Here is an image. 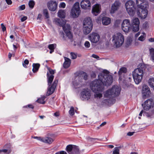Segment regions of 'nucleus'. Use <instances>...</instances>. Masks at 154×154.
Wrapping results in <instances>:
<instances>
[{
    "mask_svg": "<svg viewBox=\"0 0 154 154\" xmlns=\"http://www.w3.org/2000/svg\"><path fill=\"white\" fill-rule=\"evenodd\" d=\"M25 8V6L24 5H23L19 7V9L20 10H23Z\"/></svg>",
    "mask_w": 154,
    "mask_h": 154,
    "instance_id": "51",
    "label": "nucleus"
},
{
    "mask_svg": "<svg viewBox=\"0 0 154 154\" xmlns=\"http://www.w3.org/2000/svg\"><path fill=\"white\" fill-rule=\"evenodd\" d=\"M131 25L130 21L128 19L123 20L122 24V28L124 32H128L131 28Z\"/></svg>",
    "mask_w": 154,
    "mask_h": 154,
    "instance_id": "11",
    "label": "nucleus"
},
{
    "mask_svg": "<svg viewBox=\"0 0 154 154\" xmlns=\"http://www.w3.org/2000/svg\"><path fill=\"white\" fill-rule=\"evenodd\" d=\"M80 5L82 8L84 9H89L91 7V3L89 0H82Z\"/></svg>",
    "mask_w": 154,
    "mask_h": 154,
    "instance_id": "18",
    "label": "nucleus"
},
{
    "mask_svg": "<svg viewBox=\"0 0 154 154\" xmlns=\"http://www.w3.org/2000/svg\"><path fill=\"white\" fill-rule=\"evenodd\" d=\"M58 82V80L55 79L53 84L51 85L50 87H49L46 94L47 96H49L54 92L55 89L57 86Z\"/></svg>",
    "mask_w": 154,
    "mask_h": 154,
    "instance_id": "17",
    "label": "nucleus"
},
{
    "mask_svg": "<svg viewBox=\"0 0 154 154\" xmlns=\"http://www.w3.org/2000/svg\"><path fill=\"white\" fill-rule=\"evenodd\" d=\"M41 141L44 143L50 144L53 142L54 140L51 137H45L42 138Z\"/></svg>",
    "mask_w": 154,
    "mask_h": 154,
    "instance_id": "24",
    "label": "nucleus"
},
{
    "mask_svg": "<svg viewBox=\"0 0 154 154\" xmlns=\"http://www.w3.org/2000/svg\"><path fill=\"white\" fill-rule=\"evenodd\" d=\"M122 148L121 146L115 147L113 152L112 154H119V149Z\"/></svg>",
    "mask_w": 154,
    "mask_h": 154,
    "instance_id": "35",
    "label": "nucleus"
},
{
    "mask_svg": "<svg viewBox=\"0 0 154 154\" xmlns=\"http://www.w3.org/2000/svg\"><path fill=\"white\" fill-rule=\"evenodd\" d=\"M94 96L96 97L100 98L102 97V94L101 93H97L95 94Z\"/></svg>",
    "mask_w": 154,
    "mask_h": 154,
    "instance_id": "50",
    "label": "nucleus"
},
{
    "mask_svg": "<svg viewBox=\"0 0 154 154\" xmlns=\"http://www.w3.org/2000/svg\"><path fill=\"white\" fill-rule=\"evenodd\" d=\"M27 17L26 16H24L21 18V20L22 22H23L27 19Z\"/></svg>",
    "mask_w": 154,
    "mask_h": 154,
    "instance_id": "55",
    "label": "nucleus"
},
{
    "mask_svg": "<svg viewBox=\"0 0 154 154\" xmlns=\"http://www.w3.org/2000/svg\"><path fill=\"white\" fill-rule=\"evenodd\" d=\"M100 7L98 4L94 5L93 7L92 12L95 16L97 15L100 12Z\"/></svg>",
    "mask_w": 154,
    "mask_h": 154,
    "instance_id": "20",
    "label": "nucleus"
},
{
    "mask_svg": "<svg viewBox=\"0 0 154 154\" xmlns=\"http://www.w3.org/2000/svg\"><path fill=\"white\" fill-rule=\"evenodd\" d=\"M96 76V75L95 73L94 72H93V73L91 75V77H93L94 78H95Z\"/></svg>",
    "mask_w": 154,
    "mask_h": 154,
    "instance_id": "62",
    "label": "nucleus"
},
{
    "mask_svg": "<svg viewBox=\"0 0 154 154\" xmlns=\"http://www.w3.org/2000/svg\"><path fill=\"white\" fill-rule=\"evenodd\" d=\"M142 92L143 98H145L149 97L151 94L149 88L147 85L145 84L143 85V86Z\"/></svg>",
    "mask_w": 154,
    "mask_h": 154,
    "instance_id": "15",
    "label": "nucleus"
},
{
    "mask_svg": "<svg viewBox=\"0 0 154 154\" xmlns=\"http://www.w3.org/2000/svg\"><path fill=\"white\" fill-rule=\"evenodd\" d=\"M106 123V122H103L100 125V127H102L104 125H105Z\"/></svg>",
    "mask_w": 154,
    "mask_h": 154,
    "instance_id": "61",
    "label": "nucleus"
},
{
    "mask_svg": "<svg viewBox=\"0 0 154 154\" xmlns=\"http://www.w3.org/2000/svg\"><path fill=\"white\" fill-rule=\"evenodd\" d=\"M149 52L151 56V59L154 62V49L153 48L150 49Z\"/></svg>",
    "mask_w": 154,
    "mask_h": 154,
    "instance_id": "32",
    "label": "nucleus"
},
{
    "mask_svg": "<svg viewBox=\"0 0 154 154\" xmlns=\"http://www.w3.org/2000/svg\"><path fill=\"white\" fill-rule=\"evenodd\" d=\"M65 61L63 64V66L64 68L67 69L69 68L71 64V60L68 58L64 57Z\"/></svg>",
    "mask_w": 154,
    "mask_h": 154,
    "instance_id": "22",
    "label": "nucleus"
},
{
    "mask_svg": "<svg viewBox=\"0 0 154 154\" xmlns=\"http://www.w3.org/2000/svg\"><path fill=\"white\" fill-rule=\"evenodd\" d=\"M58 16L60 18H64L65 17V13L64 10H59L58 12Z\"/></svg>",
    "mask_w": 154,
    "mask_h": 154,
    "instance_id": "30",
    "label": "nucleus"
},
{
    "mask_svg": "<svg viewBox=\"0 0 154 154\" xmlns=\"http://www.w3.org/2000/svg\"><path fill=\"white\" fill-rule=\"evenodd\" d=\"M69 113L71 116H73L74 114V108L73 106L71 107L69 111Z\"/></svg>",
    "mask_w": 154,
    "mask_h": 154,
    "instance_id": "43",
    "label": "nucleus"
},
{
    "mask_svg": "<svg viewBox=\"0 0 154 154\" xmlns=\"http://www.w3.org/2000/svg\"><path fill=\"white\" fill-rule=\"evenodd\" d=\"M74 145L69 144L67 146L66 148V151L69 154H70L74 146Z\"/></svg>",
    "mask_w": 154,
    "mask_h": 154,
    "instance_id": "31",
    "label": "nucleus"
},
{
    "mask_svg": "<svg viewBox=\"0 0 154 154\" xmlns=\"http://www.w3.org/2000/svg\"><path fill=\"white\" fill-rule=\"evenodd\" d=\"M75 74L77 75V76L79 77L82 76L85 80H87L88 79V75L85 72L82 71L76 72Z\"/></svg>",
    "mask_w": 154,
    "mask_h": 154,
    "instance_id": "21",
    "label": "nucleus"
},
{
    "mask_svg": "<svg viewBox=\"0 0 154 154\" xmlns=\"http://www.w3.org/2000/svg\"><path fill=\"white\" fill-rule=\"evenodd\" d=\"M148 41L150 42H154V38H149L148 39Z\"/></svg>",
    "mask_w": 154,
    "mask_h": 154,
    "instance_id": "59",
    "label": "nucleus"
},
{
    "mask_svg": "<svg viewBox=\"0 0 154 154\" xmlns=\"http://www.w3.org/2000/svg\"><path fill=\"white\" fill-rule=\"evenodd\" d=\"M2 28V31L4 32L6 30V27L4 25L3 23H2L1 24Z\"/></svg>",
    "mask_w": 154,
    "mask_h": 154,
    "instance_id": "53",
    "label": "nucleus"
},
{
    "mask_svg": "<svg viewBox=\"0 0 154 154\" xmlns=\"http://www.w3.org/2000/svg\"><path fill=\"white\" fill-rule=\"evenodd\" d=\"M54 75H50V74H49L48 73H47V78L48 83V85H49V86H50L51 85L54 79Z\"/></svg>",
    "mask_w": 154,
    "mask_h": 154,
    "instance_id": "23",
    "label": "nucleus"
},
{
    "mask_svg": "<svg viewBox=\"0 0 154 154\" xmlns=\"http://www.w3.org/2000/svg\"><path fill=\"white\" fill-rule=\"evenodd\" d=\"M59 7L63 8H64L66 7V4L64 2H61L59 5Z\"/></svg>",
    "mask_w": 154,
    "mask_h": 154,
    "instance_id": "49",
    "label": "nucleus"
},
{
    "mask_svg": "<svg viewBox=\"0 0 154 154\" xmlns=\"http://www.w3.org/2000/svg\"><path fill=\"white\" fill-rule=\"evenodd\" d=\"M140 21L137 18H135L132 20L131 23L132 28L133 31L136 32L139 29Z\"/></svg>",
    "mask_w": 154,
    "mask_h": 154,
    "instance_id": "12",
    "label": "nucleus"
},
{
    "mask_svg": "<svg viewBox=\"0 0 154 154\" xmlns=\"http://www.w3.org/2000/svg\"><path fill=\"white\" fill-rule=\"evenodd\" d=\"M134 132H129L127 133V135L129 136H131L133 135Z\"/></svg>",
    "mask_w": 154,
    "mask_h": 154,
    "instance_id": "57",
    "label": "nucleus"
},
{
    "mask_svg": "<svg viewBox=\"0 0 154 154\" xmlns=\"http://www.w3.org/2000/svg\"><path fill=\"white\" fill-rule=\"evenodd\" d=\"M84 45L86 48H89L90 47V44L88 41H86L85 42Z\"/></svg>",
    "mask_w": 154,
    "mask_h": 154,
    "instance_id": "47",
    "label": "nucleus"
},
{
    "mask_svg": "<svg viewBox=\"0 0 154 154\" xmlns=\"http://www.w3.org/2000/svg\"><path fill=\"white\" fill-rule=\"evenodd\" d=\"M48 47L50 50H54V45L53 44L49 45Z\"/></svg>",
    "mask_w": 154,
    "mask_h": 154,
    "instance_id": "48",
    "label": "nucleus"
},
{
    "mask_svg": "<svg viewBox=\"0 0 154 154\" xmlns=\"http://www.w3.org/2000/svg\"><path fill=\"white\" fill-rule=\"evenodd\" d=\"M60 154H67V153L65 151H62L60 152Z\"/></svg>",
    "mask_w": 154,
    "mask_h": 154,
    "instance_id": "63",
    "label": "nucleus"
},
{
    "mask_svg": "<svg viewBox=\"0 0 154 154\" xmlns=\"http://www.w3.org/2000/svg\"><path fill=\"white\" fill-rule=\"evenodd\" d=\"M60 114L59 112H56L54 113V116L56 117H58L59 116Z\"/></svg>",
    "mask_w": 154,
    "mask_h": 154,
    "instance_id": "56",
    "label": "nucleus"
},
{
    "mask_svg": "<svg viewBox=\"0 0 154 154\" xmlns=\"http://www.w3.org/2000/svg\"><path fill=\"white\" fill-rule=\"evenodd\" d=\"M143 73L140 72L138 69H135L133 72L132 75L133 79L135 83L139 84L141 81Z\"/></svg>",
    "mask_w": 154,
    "mask_h": 154,
    "instance_id": "9",
    "label": "nucleus"
},
{
    "mask_svg": "<svg viewBox=\"0 0 154 154\" xmlns=\"http://www.w3.org/2000/svg\"><path fill=\"white\" fill-rule=\"evenodd\" d=\"M92 57L96 59H99V57L98 56L95 54H93L92 55Z\"/></svg>",
    "mask_w": 154,
    "mask_h": 154,
    "instance_id": "54",
    "label": "nucleus"
},
{
    "mask_svg": "<svg viewBox=\"0 0 154 154\" xmlns=\"http://www.w3.org/2000/svg\"><path fill=\"white\" fill-rule=\"evenodd\" d=\"M23 107L25 108H29L33 109L34 108V106L32 104H28L27 105L24 106Z\"/></svg>",
    "mask_w": 154,
    "mask_h": 154,
    "instance_id": "44",
    "label": "nucleus"
},
{
    "mask_svg": "<svg viewBox=\"0 0 154 154\" xmlns=\"http://www.w3.org/2000/svg\"><path fill=\"white\" fill-rule=\"evenodd\" d=\"M29 63V61L27 59H25L23 63L22 64L23 66L25 68H27L26 65H28Z\"/></svg>",
    "mask_w": 154,
    "mask_h": 154,
    "instance_id": "41",
    "label": "nucleus"
},
{
    "mask_svg": "<svg viewBox=\"0 0 154 154\" xmlns=\"http://www.w3.org/2000/svg\"><path fill=\"white\" fill-rule=\"evenodd\" d=\"M55 21L57 25L62 27L64 32L68 38H72L73 36L70 31L71 28L70 25L69 24H66L65 21L62 19L56 18L55 19Z\"/></svg>",
    "mask_w": 154,
    "mask_h": 154,
    "instance_id": "3",
    "label": "nucleus"
},
{
    "mask_svg": "<svg viewBox=\"0 0 154 154\" xmlns=\"http://www.w3.org/2000/svg\"><path fill=\"white\" fill-rule=\"evenodd\" d=\"M42 15L41 14H38L37 17V19H40L42 17Z\"/></svg>",
    "mask_w": 154,
    "mask_h": 154,
    "instance_id": "60",
    "label": "nucleus"
},
{
    "mask_svg": "<svg viewBox=\"0 0 154 154\" xmlns=\"http://www.w3.org/2000/svg\"><path fill=\"white\" fill-rule=\"evenodd\" d=\"M14 51H13V52H12L11 54L10 53V58L12 56H14L15 55V52L16 51V49L17 48V47L16 45L14 44L13 45Z\"/></svg>",
    "mask_w": 154,
    "mask_h": 154,
    "instance_id": "38",
    "label": "nucleus"
},
{
    "mask_svg": "<svg viewBox=\"0 0 154 154\" xmlns=\"http://www.w3.org/2000/svg\"><path fill=\"white\" fill-rule=\"evenodd\" d=\"M135 3L132 0H129L125 3V6L127 12L130 15L133 16L135 13Z\"/></svg>",
    "mask_w": 154,
    "mask_h": 154,
    "instance_id": "8",
    "label": "nucleus"
},
{
    "mask_svg": "<svg viewBox=\"0 0 154 154\" xmlns=\"http://www.w3.org/2000/svg\"><path fill=\"white\" fill-rule=\"evenodd\" d=\"M80 13L79 3L76 2L74 4L71 10L70 15L73 18H77L79 16Z\"/></svg>",
    "mask_w": 154,
    "mask_h": 154,
    "instance_id": "7",
    "label": "nucleus"
},
{
    "mask_svg": "<svg viewBox=\"0 0 154 154\" xmlns=\"http://www.w3.org/2000/svg\"><path fill=\"white\" fill-rule=\"evenodd\" d=\"M81 98L83 100H88L90 98L91 96V91L87 89H84L81 92Z\"/></svg>",
    "mask_w": 154,
    "mask_h": 154,
    "instance_id": "16",
    "label": "nucleus"
},
{
    "mask_svg": "<svg viewBox=\"0 0 154 154\" xmlns=\"http://www.w3.org/2000/svg\"><path fill=\"white\" fill-rule=\"evenodd\" d=\"M109 72L107 70L104 69L98 75V79H95L91 83V88L94 92L97 91L102 92L104 89V85L109 86L113 82L112 75L109 74Z\"/></svg>",
    "mask_w": 154,
    "mask_h": 154,
    "instance_id": "1",
    "label": "nucleus"
},
{
    "mask_svg": "<svg viewBox=\"0 0 154 154\" xmlns=\"http://www.w3.org/2000/svg\"><path fill=\"white\" fill-rule=\"evenodd\" d=\"M121 89L118 86H113L105 92L104 96L105 97H114L118 96L120 94Z\"/></svg>",
    "mask_w": 154,
    "mask_h": 154,
    "instance_id": "4",
    "label": "nucleus"
},
{
    "mask_svg": "<svg viewBox=\"0 0 154 154\" xmlns=\"http://www.w3.org/2000/svg\"><path fill=\"white\" fill-rule=\"evenodd\" d=\"M45 98V97H43L40 98L38 99L36 101L40 103L44 104L45 103V101L44 100Z\"/></svg>",
    "mask_w": 154,
    "mask_h": 154,
    "instance_id": "36",
    "label": "nucleus"
},
{
    "mask_svg": "<svg viewBox=\"0 0 154 154\" xmlns=\"http://www.w3.org/2000/svg\"><path fill=\"white\" fill-rule=\"evenodd\" d=\"M28 5L29 7L32 9L33 8L35 5V2L33 0H30L29 2Z\"/></svg>",
    "mask_w": 154,
    "mask_h": 154,
    "instance_id": "37",
    "label": "nucleus"
},
{
    "mask_svg": "<svg viewBox=\"0 0 154 154\" xmlns=\"http://www.w3.org/2000/svg\"><path fill=\"white\" fill-rule=\"evenodd\" d=\"M93 23L90 17L85 18L83 21V32L85 35L88 34L91 32L93 27Z\"/></svg>",
    "mask_w": 154,
    "mask_h": 154,
    "instance_id": "5",
    "label": "nucleus"
},
{
    "mask_svg": "<svg viewBox=\"0 0 154 154\" xmlns=\"http://www.w3.org/2000/svg\"><path fill=\"white\" fill-rule=\"evenodd\" d=\"M127 69L126 67H122L119 69L118 72V74L119 76V79H120L121 77V75L122 74H125L127 72Z\"/></svg>",
    "mask_w": 154,
    "mask_h": 154,
    "instance_id": "26",
    "label": "nucleus"
},
{
    "mask_svg": "<svg viewBox=\"0 0 154 154\" xmlns=\"http://www.w3.org/2000/svg\"><path fill=\"white\" fill-rule=\"evenodd\" d=\"M142 105L144 110L148 111L151 108L154 107V101L152 99H148Z\"/></svg>",
    "mask_w": 154,
    "mask_h": 154,
    "instance_id": "10",
    "label": "nucleus"
},
{
    "mask_svg": "<svg viewBox=\"0 0 154 154\" xmlns=\"http://www.w3.org/2000/svg\"><path fill=\"white\" fill-rule=\"evenodd\" d=\"M113 41L114 45L116 47L121 46L124 43V37L123 35L120 33H117L112 36Z\"/></svg>",
    "mask_w": 154,
    "mask_h": 154,
    "instance_id": "6",
    "label": "nucleus"
},
{
    "mask_svg": "<svg viewBox=\"0 0 154 154\" xmlns=\"http://www.w3.org/2000/svg\"><path fill=\"white\" fill-rule=\"evenodd\" d=\"M146 67L145 65L144 64H140L138 66V67L136 69L140 71V72H142L143 73L145 71Z\"/></svg>",
    "mask_w": 154,
    "mask_h": 154,
    "instance_id": "29",
    "label": "nucleus"
},
{
    "mask_svg": "<svg viewBox=\"0 0 154 154\" xmlns=\"http://www.w3.org/2000/svg\"><path fill=\"white\" fill-rule=\"evenodd\" d=\"M48 71L47 72V73H48V74L50 75H53L54 73V70L50 68H48Z\"/></svg>",
    "mask_w": 154,
    "mask_h": 154,
    "instance_id": "45",
    "label": "nucleus"
},
{
    "mask_svg": "<svg viewBox=\"0 0 154 154\" xmlns=\"http://www.w3.org/2000/svg\"><path fill=\"white\" fill-rule=\"evenodd\" d=\"M89 38L91 42L96 43L99 41L100 37L97 33L93 32L89 36Z\"/></svg>",
    "mask_w": 154,
    "mask_h": 154,
    "instance_id": "13",
    "label": "nucleus"
},
{
    "mask_svg": "<svg viewBox=\"0 0 154 154\" xmlns=\"http://www.w3.org/2000/svg\"><path fill=\"white\" fill-rule=\"evenodd\" d=\"M80 151L78 146L74 145L70 154H80Z\"/></svg>",
    "mask_w": 154,
    "mask_h": 154,
    "instance_id": "28",
    "label": "nucleus"
},
{
    "mask_svg": "<svg viewBox=\"0 0 154 154\" xmlns=\"http://www.w3.org/2000/svg\"><path fill=\"white\" fill-rule=\"evenodd\" d=\"M43 14L45 16V18L48 19L49 18V15L48 11L47 9H45L43 10Z\"/></svg>",
    "mask_w": 154,
    "mask_h": 154,
    "instance_id": "34",
    "label": "nucleus"
},
{
    "mask_svg": "<svg viewBox=\"0 0 154 154\" xmlns=\"http://www.w3.org/2000/svg\"><path fill=\"white\" fill-rule=\"evenodd\" d=\"M121 3L119 1H116L112 5L111 9L110 10V13H114L116 11L118 10L119 8Z\"/></svg>",
    "mask_w": 154,
    "mask_h": 154,
    "instance_id": "19",
    "label": "nucleus"
},
{
    "mask_svg": "<svg viewBox=\"0 0 154 154\" xmlns=\"http://www.w3.org/2000/svg\"><path fill=\"white\" fill-rule=\"evenodd\" d=\"M9 154L8 149H0V154Z\"/></svg>",
    "mask_w": 154,
    "mask_h": 154,
    "instance_id": "40",
    "label": "nucleus"
},
{
    "mask_svg": "<svg viewBox=\"0 0 154 154\" xmlns=\"http://www.w3.org/2000/svg\"><path fill=\"white\" fill-rule=\"evenodd\" d=\"M111 19L108 17H104L102 19V23L104 25H107L111 23Z\"/></svg>",
    "mask_w": 154,
    "mask_h": 154,
    "instance_id": "25",
    "label": "nucleus"
},
{
    "mask_svg": "<svg viewBox=\"0 0 154 154\" xmlns=\"http://www.w3.org/2000/svg\"><path fill=\"white\" fill-rule=\"evenodd\" d=\"M140 34V32H138L135 35V36L136 37H138Z\"/></svg>",
    "mask_w": 154,
    "mask_h": 154,
    "instance_id": "64",
    "label": "nucleus"
},
{
    "mask_svg": "<svg viewBox=\"0 0 154 154\" xmlns=\"http://www.w3.org/2000/svg\"><path fill=\"white\" fill-rule=\"evenodd\" d=\"M104 101H105V102H107L109 103H110V104H113L116 101V100L112 98L110 99L105 100Z\"/></svg>",
    "mask_w": 154,
    "mask_h": 154,
    "instance_id": "39",
    "label": "nucleus"
},
{
    "mask_svg": "<svg viewBox=\"0 0 154 154\" xmlns=\"http://www.w3.org/2000/svg\"><path fill=\"white\" fill-rule=\"evenodd\" d=\"M138 40L141 41H143L144 40V36L142 35H141L138 38Z\"/></svg>",
    "mask_w": 154,
    "mask_h": 154,
    "instance_id": "52",
    "label": "nucleus"
},
{
    "mask_svg": "<svg viewBox=\"0 0 154 154\" xmlns=\"http://www.w3.org/2000/svg\"><path fill=\"white\" fill-rule=\"evenodd\" d=\"M136 3L138 7L137 15L142 19L145 18L148 14V2L145 0H137Z\"/></svg>",
    "mask_w": 154,
    "mask_h": 154,
    "instance_id": "2",
    "label": "nucleus"
},
{
    "mask_svg": "<svg viewBox=\"0 0 154 154\" xmlns=\"http://www.w3.org/2000/svg\"><path fill=\"white\" fill-rule=\"evenodd\" d=\"M148 83L150 87L154 90V78H150L149 80Z\"/></svg>",
    "mask_w": 154,
    "mask_h": 154,
    "instance_id": "33",
    "label": "nucleus"
},
{
    "mask_svg": "<svg viewBox=\"0 0 154 154\" xmlns=\"http://www.w3.org/2000/svg\"><path fill=\"white\" fill-rule=\"evenodd\" d=\"M70 54L72 59H74L77 58V55L75 53L73 52H71Z\"/></svg>",
    "mask_w": 154,
    "mask_h": 154,
    "instance_id": "46",
    "label": "nucleus"
},
{
    "mask_svg": "<svg viewBox=\"0 0 154 154\" xmlns=\"http://www.w3.org/2000/svg\"><path fill=\"white\" fill-rule=\"evenodd\" d=\"M40 65L38 63H33L32 64L33 69H32V72L33 73L37 72L38 70L40 67Z\"/></svg>",
    "mask_w": 154,
    "mask_h": 154,
    "instance_id": "27",
    "label": "nucleus"
},
{
    "mask_svg": "<svg viewBox=\"0 0 154 154\" xmlns=\"http://www.w3.org/2000/svg\"><path fill=\"white\" fill-rule=\"evenodd\" d=\"M47 6L48 9L51 11H54L57 7V3L56 1H50L47 3Z\"/></svg>",
    "mask_w": 154,
    "mask_h": 154,
    "instance_id": "14",
    "label": "nucleus"
},
{
    "mask_svg": "<svg viewBox=\"0 0 154 154\" xmlns=\"http://www.w3.org/2000/svg\"><path fill=\"white\" fill-rule=\"evenodd\" d=\"M87 140H88L90 141H92L93 140H97L98 141H101L102 140L101 139L97 138H93L92 137H88L87 138Z\"/></svg>",
    "mask_w": 154,
    "mask_h": 154,
    "instance_id": "42",
    "label": "nucleus"
},
{
    "mask_svg": "<svg viewBox=\"0 0 154 154\" xmlns=\"http://www.w3.org/2000/svg\"><path fill=\"white\" fill-rule=\"evenodd\" d=\"M42 137H34V138L35 139H37L38 140H40L41 141V139H42Z\"/></svg>",
    "mask_w": 154,
    "mask_h": 154,
    "instance_id": "58",
    "label": "nucleus"
}]
</instances>
